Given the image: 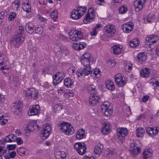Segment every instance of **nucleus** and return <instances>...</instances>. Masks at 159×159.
Instances as JSON below:
<instances>
[{"label":"nucleus","instance_id":"nucleus-1","mask_svg":"<svg viewBox=\"0 0 159 159\" xmlns=\"http://www.w3.org/2000/svg\"><path fill=\"white\" fill-rule=\"evenodd\" d=\"M58 127L61 131L67 135H71L74 132V128L69 122H60L58 123Z\"/></svg>","mask_w":159,"mask_h":159},{"label":"nucleus","instance_id":"nucleus-2","mask_svg":"<svg viewBox=\"0 0 159 159\" xmlns=\"http://www.w3.org/2000/svg\"><path fill=\"white\" fill-rule=\"evenodd\" d=\"M25 40V37L21 33L16 34L10 40V43L11 45L16 48H18L22 42Z\"/></svg>","mask_w":159,"mask_h":159},{"label":"nucleus","instance_id":"nucleus-3","mask_svg":"<svg viewBox=\"0 0 159 159\" xmlns=\"http://www.w3.org/2000/svg\"><path fill=\"white\" fill-rule=\"evenodd\" d=\"M25 40V37L21 33L16 34L10 40V43L11 45L16 48H18L22 42Z\"/></svg>","mask_w":159,"mask_h":159},{"label":"nucleus","instance_id":"nucleus-4","mask_svg":"<svg viewBox=\"0 0 159 159\" xmlns=\"http://www.w3.org/2000/svg\"><path fill=\"white\" fill-rule=\"evenodd\" d=\"M69 36L70 39L73 41L80 40L83 38V33L80 29L75 30L72 33L70 32Z\"/></svg>","mask_w":159,"mask_h":159},{"label":"nucleus","instance_id":"nucleus-5","mask_svg":"<svg viewBox=\"0 0 159 159\" xmlns=\"http://www.w3.org/2000/svg\"><path fill=\"white\" fill-rule=\"evenodd\" d=\"M93 61L92 56L88 52L85 53L81 57V62L84 66H90L89 65L90 61Z\"/></svg>","mask_w":159,"mask_h":159},{"label":"nucleus","instance_id":"nucleus-6","mask_svg":"<svg viewBox=\"0 0 159 159\" xmlns=\"http://www.w3.org/2000/svg\"><path fill=\"white\" fill-rule=\"evenodd\" d=\"M114 79L117 85L119 87H123L126 84L125 77L120 73H118L115 75Z\"/></svg>","mask_w":159,"mask_h":159},{"label":"nucleus","instance_id":"nucleus-7","mask_svg":"<svg viewBox=\"0 0 159 159\" xmlns=\"http://www.w3.org/2000/svg\"><path fill=\"white\" fill-rule=\"evenodd\" d=\"M74 148L77 152L80 155H84L86 152V147L84 142L76 143L74 145Z\"/></svg>","mask_w":159,"mask_h":159},{"label":"nucleus","instance_id":"nucleus-8","mask_svg":"<svg viewBox=\"0 0 159 159\" xmlns=\"http://www.w3.org/2000/svg\"><path fill=\"white\" fill-rule=\"evenodd\" d=\"M51 127L49 125L47 124L46 126L42 129L40 137L43 140H45L50 135Z\"/></svg>","mask_w":159,"mask_h":159},{"label":"nucleus","instance_id":"nucleus-9","mask_svg":"<svg viewBox=\"0 0 159 159\" xmlns=\"http://www.w3.org/2000/svg\"><path fill=\"white\" fill-rule=\"evenodd\" d=\"M95 16L94 10L93 8L90 7L89 9L88 13L83 20L84 23L87 24L91 21V20L94 18Z\"/></svg>","mask_w":159,"mask_h":159},{"label":"nucleus","instance_id":"nucleus-10","mask_svg":"<svg viewBox=\"0 0 159 159\" xmlns=\"http://www.w3.org/2000/svg\"><path fill=\"white\" fill-rule=\"evenodd\" d=\"M91 68L90 66H84L82 70H79L76 72V74L78 77L88 75L91 73Z\"/></svg>","mask_w":159,"mask_h":159},{"label":"nucleus","instance_id":"nucleus-11","mask_svg":"<svg viewBox=\"0 0 159 159\" xmlns=\"http://www.w3.org/2000/svg\"><path fill=\"white\" fill-rule=\"evenodd\" d=\"M149 83L154 90H159V77L154 76L151 77Z\"/></svg>","mask_w":159,"mask_h":159},{"label":"nucleus","instance_id":"nucleus-12","mask_svg":"<svg viewBox=\"0 0 159 159\" xmlns=\"http://www.w3.org/2000/svg\"><path fill=\"white\" fill-rule=\"evenodd\" d=\"M65 77L64 73L62 71L57 72L52 76L53 82L60 83Z\"/></svg>","mask_w":159,"mask_h":159},{"label":"nucleus","instance_id":"nucleus-13","mask_svg":"<svg viewBox=\"0 0 159 159\" xmlns=\"http://www.w3.org/2000/svg\"><path fill=\"white\" fill-rule=\"evenodd\" d=\"M110 105L108 102H105L102 105V111L106 116L111 115L113 112L112 110L110 108Z\"/></svg>","mask_w":159,"mask_h":159},{"label":"nucleus","instance_id":"nucleus-14","mask_svg":"<svg viewBox=\"0 0 159 159\" xmlns=\"http://www.w3.org/2000/svg\"><path fill=\"white\" fill-rule=\"evenodd\" d=\"M159 40V38L157 35H150L146 38L145 43L150 45L155 43Z\"/></svg>","mask_w":159,"mask_h":159},{"label":"nucleus","instance_id":"nucleus-15","mask_svg":"<svg viewBox=\"0 0 159 159\" xmlns=\"http://www.w3.org/2000/svg\"><path fill=\"white\" fill-rule=\"evenodd\" d=\"M133 28L134 25L131 22H128L124 23L121 27L122 30L123 32L127 33L131 32Z\"/></svg>","mask_w":159,"mask_h":159},{"label":"nucleus","instance_id":"nucleus-16","mask_svg":"<svg viewBox=\"0 0 159 159\" xmlns=\"http://www.w3.org/2000/svg\"><path fill=\"white\" fill-rule=\"evenodd\" d=\"M128 130L126 128H120L117 129V134L120 140H123L128 134Z\"/></svg>","mask_w":159,"mask_h":159},{"label":"nucleus","instance_id":"nucleus-17","mask_svg":"<svg viewBox=\"0 0 159 159\" xmlns=\"http://www.w3.org/2000/svg\"><path fill=\"white\" fill-rule=\"evenodd\" d=\"M145 1V0H135L134 1V5L136 11L139 12L142 9Z\"/></svg>","mask_w":159,"mask_h":159},{"label":"nucleus","instance_id":"nucleus-18","mask_svg":"<svg viewBox=\"0 0 159 159\" xmlns=\"http://www.w3.org/2000/svg\"><path fill=\"white\" fill-rule=\"evenodd\" d=\"M39 108L40 107L39 105L37 104L33 105L30 108L28 112V115L30 116L37 115L39 112Z\"/></svg>","mask_w":159,"mask_h":159},{"label":"nucleus","instance_id":"nucleus-19","mask_svg":"<svg viewBox=\"0 0 159 159\" xmlns=\"http://www.w3.org/2000/svg\"><path fill=\"white\" fill-rule=\"evenodd\" d=\"M25 93L26 97H31L34 99H35L37 97L38 93V91L34 88L28 89Z\"/></svg>","mask_w":159,"mask_h":159},{"label":"nucleus","instance_id":"nucleus-20","mask_svg":"<svg viewBox=\"0 0 159 159\" xmlns=\"http://www.w3.org/2000/svg\"><path fill=\"white\" fill-rule=\"evenodd\" d=\"M100 99V97L98 95L94 93L92 94L89 98V103L91 105L94 106L98 102Z\"/></svg>","mask_w":159,"mask_h":159},{"label":"nucleus","instance_id":"nucleus-21","mask_svg":"<svg viewBox=\"0 0 159 159\" xmlns=\"http://www.w3.org/2000/svg\"><path fill=\"white\" fill-rule=\"evenodd\" d=\"M110 125L109 122L106 121L104 122L103 126L101 129L102 133L104 135H107L110 132Z\"/></svg>","mask_w":159,"mask_h":159},{"label":"nucleus","instance_id":"nucleus-22","mask_svg":"<svg viewBox=\"0 0 159 159\" xmlns=\"http://www.w3.org/2000/svg\"><path fill=\"white\" fill-rule=\"evenodd\" d=\"M130 151L133 153V154L137 155L139 152L140 148L137 146V144L135 143H131L130 144Z\"/></svg>","mask_w":159,"mask_h":159},{"label":"nucleus","instance_id":"nucleus-23","mask_svg":"<svg viewBox=\"0 0 159 159\" xmlns=\"http://www.w3.org/2000/svg\"><path fill=\"white\" fill-rule=\"evenodd\" d=\"M153 156L152 150L151 149H145L143 153V159H151Z\"/></svg>","mask_w":159,"mask_h":159},{"label":"nucleus","instance_id":"nucleus-24","mask_svg":"<svg viewBox=\"0 0 159 159\" xmlns=\"http://www.w3.org/2000/svg\"><path fill=\"white\" fill-rule=\"evenodd\" d=\"M150 69L147 67L143 68L140 72V76L143 78L148 77L150 74Z\"/></svg>","mask_w":159,"mask_h":159},{"label":"nucleus","instance_id":"nucleus-25","mask_svg":"<svg viewBox=\"0 0 159 159\" xmlns=\"http://www.w3.org/2000/svg\"><path fill=\"white\" fill-rule=\"evenodd\" d=\"M36 123V120L31 122L27 126L28 130L29 131H32L33 130L38 129L39 125L37 124Z\"/></svg>","mask_w":159,"mask_h":159},{"label":"nucleus","instance_id":"nucleus-26","mask_svg":"<svg viewBox=\"0 0 159 159\" xmlns=\"http://www.w3.org/2000/svg\"><path fill=\"white\" fill-rule=\"evenodd\" d=\"M146 131L148 134L151 137L156 135L158 132L157 128L154 129V128L150 127L147 128Z\"/></svg>","mask_w":159,"mask_h":159},{"label":"nucleus","instance_id":"nucleus-27","mask_svg":"<svg viewBox=\"0 0 159 159\" xmlns=\"http://www.w3.org/2000/svg\"><path fill=\"white\" fill-rule=\"evenodd\" d=\"M105 31L106 33L111 34V36L113 35L116 32L115 26L112 24L108 25L106 27Z\"/></svg>","mask_w":159,"mask_h":159},{"label":"nucleus","instance_id":"nucleus-28","mask_svg":"<svg viewBox=\"0 0 159 159\" xmlns=\"http://www.w3.org/2000/svg\"><path fill=\"white\" fill-rule=\"evenodd\" d=\"M25 28L26 31L28 33L31 34L33 33L34 28V25L33 23L31 22L27 23Z\"/></svg>","mask_w":159,"mask_h":159},{"label":"nucleus","instance_id":"nucleus-29","mask_svg":"<svg viewBox=\"0 0 159 159\" xmlns=\"http://www.w3.org/2000/svg\"><path fill=\"white\" fill-rule=\"evenodd\" d=\"M137 58L138 62L142 64L143 62L146 61L147 56L144 53H139L137 55Z\"/></svg>","mask_w":159,"mask_h":159},{"label":"nucleus","instance_id":"nucleus-30","mask_svg":"<svg viewBox=\"0 0 159 159\" xmlns=\"http://www.w3.org/2000/svg\"><path fill=\"white\" fill-rule=\"evenodd\" d=\"M16 139V137L13 134H10L5 137L4 141L5 142H15Z\"/></svg>","mask_w":159,"mask_h":159},{"label":"nucleus","instance_id":"nucleus-31","mask_svg":"<svg viewBox=\"0 0 159 159\" xmlns=\"http://www.w3.org/2000/svg\"><path fill=\"white\" fill-rule=\"evenodd\" d=\"M103 145L100 144H98L95 147L94 151L95 153L99 156L103 150Z\"/></svg>","mask_w":159,"mask_h":159},{"label":"nucleus","instance_id":"nucleus-32","mask_svg":"<svg viewBox=\"0 0 159 159\" xmlns=\"http://www.w3.org/2000/svg\"><path fill=\"white\" fill-rule=\"evenodd\" d=\"M112 51L113 54L115 55H119L121 52V48L118 45H115L111 48V51Z\"/></svg>","mask_w":159,"mask_h":159},{"label":"nucleus","instance_id":"nucleus-33","mask_svg":"<svg viewBox=\"0 0 159 159\" xmlns=\"http://www.w3.org/2000/svg\"><path fill=\"white\" fill-rule=\"evenodd\" d=\"M106 88L108 90L113 91L115 89L113 83L111 80H107L106 83Z\"/></svg>","mask_w":159,"mask_h":159},{"label":"nucleus","instance_id":"nucleus-34","mask_svg":"<svg viewBox=\"0 0 159 159\" xmlns=\"http://www.w3.org/2000/svg\"><path fill=\"white\" fill-rule=\"evenodd\" d=\"M9 67V62L8 60H5L2 63H0V69L1 70H8Z\"/></svg>","mask_w":159,"mask_h":159},{"label":"nucleus","instance_id":"nucleus-35","mask_svg":"<svg viewBox=\"0 0 159 159\" xmlns=\"http://www.w3.org/2000/svg\"><path fill=\"white\" fill-rule=\"evenodd\" d=\"M9 67V62L8 60H5L2 63H0V69L1 70H8Z\"/></svg>","mask_w":159,"mask_h":159},{"label":"nucleus","instance_id":"nucleus-36","mask_svg":"<svg viewBox=\"0 0 159 159\" xmlns=\"http://www.w3.org/2000/svg\"><path fill=\"white\" fill-rule=\"evenodd\" d=\"M73 82L70 78H66L64 81V84L67 88H71L73 85Z\"/></svg>","mask_w":159,"mask_h":159},{"label":"nucleus","instance_id":"nucleus-37","mask_svg":"<svg viewBox=\"0 0 159 159\" xmlns=\"http://www.w3.org/2000/svg\"><path fill=\"white\" fill-rule=\"evenodd\" d=\"M80 14L76 10H74L71 11L70 16L72 19L77 20L81 17Z\"/></svg>","mask_w":159,"mask_h":159},{"label":"nucleus","instance_id":"nucleus-38","mask_svg":"<svg viewBox=\"0 0 159 159\" xmlns=\"http://www.w3.org/2000/svg\"><path fill=\"white\" fill-rule=\"evenodd\" d=\"M145 131L142 127H138L136 130V134L138 137H142L143 136Z\"/></svg>","mask_w":159,"mask_h":159},{"label":"nucleus","instance_id":"nucleus-39","mask_svg":"<svg viewBox=\"0 0 159 159\" xmlns=\"http://www.w3.org/2000/svg\"><path fill=\"white\" fill-rule=\"evenodd\" d=\"M85 134V132L84 129H79L77 133L76 137L77 139H80L84 138Z\"/></svg>","mask_w":159,"mask_h":159},{"label":"nucleus","instance_id":"nucleus-40","mask_svg":"<svg viewBox=\"0 0 159 159\" xmlns=\"http://www.w3.org/2000/svg\"><path fill=\"white\" fill-rule=\"evenodd\" d=\"M19 0H15L13 2L11 7L13 10L16 11L19 8Z\"/></svg>","mask_w":159,"mask_h":159},{"label":"nucleus","instance_id":"nucleus-41","mask_svg":"<svg viewBox=\"0 0 159 159\" xmlns=\"http://www.w3.org/2000/svg\"><path fill=\"white\" fill-rule=\"evenodd\" d=\"M14 108L16 109L18 111L21 112L22 110V104L21 102H16L13 104Z\"/></svg>","mask_w":159,"mask_h":159},{"label":"nucleus","instance_id":"nucleus-42","mask_svg":"<svg viewBox=\"0 0 159 159\" xmlns=\"http://www.w3.org/2000/svg\"><path fill=\"white\" fill-rule=\"evenodd\" d=\"M76 10L80 14L81 17L85 13L86 10V7L84 6H79L77 7Z\"/></svg>","mask_w":159,"mask_h":159},{"label":"nucleus","instance_id":"nucleus-43","mask_svg":"<svg viewBox=\"0 0 159 159\" xmlns=\"http://www.w3.org/2000/svg\"><path fill=\"white\" fill-rule=\"evenodd\" d=\"M139 44V41L138 39H135L130 42V46L132 48H135Z\"/></svg>","mask_w":159,"mask_h":159},{"label":"nucleus","instance_id":"nucleus-44","mask_svg":"<svg viewBox=\"0 0 159 159\" xmlns=\"http://www.w3.org/2000/svg\"><path fill=\"white\" fill-rule=\"evenodd\" d=\"M43 31V27L40 25H37L35 28V32L36 34H41L42 33Z\"/></svg>","mask_w":159,"mask_h":159},{"label":"nucleus","instance_id":"nucleus-45","mask_svg":"<svg viewBox=\"0 0 159 159\" xmlns=\"http://www.w3.org/2000/svg\"><path fill=\"white\" fill-rule=\"evenodd\" d=\"M64 96L66 98L69 99H71L73 97L74 94L72 90L68 89L67 90L65 94H64Z\"/></svg>","mask_w":159,"mask_h":159},{"label":"nucleus","instance_id":"nucleus-46","mask_svg":"<svg viewBox=\"0 0 159 159\" xmlns=\"http://www.w3.org/2000/svg\"><path fill=\"white\" fill-rule=\"evenodd\" d=\"M100 70L99 69L96 68L94 69L93 71H91V74L93 76H95L97 78H98L100 76Z\"/></svg>","mask_w":159,"mask_h":159},{"label":"nucleus","instance_id":"nucleus-47","mask_svg":"<svg viewBox=\"0 0 159 159\" xmlns=\"http://www.w3.org/2000/svg\"><path fill=\"white\" fill-rule=\"evenodd\" d=\"M22 9L24 11L27 13H29L31 11V7L30 4L29 5H22Z\"/></svg>","mask_w":159,"mask_h":159},{"label":"nucleus","instance_id":"nucleus-48","mask_svg":"<svg viewBox=\"0 0 159 159\" xmlns=\"http://www.w3.org/2000/svg\"><path fill=\"white\" fill-rule=\"evenodd\" d=\"M128 10L127 6L123 5L121 6L119 9V12L120 14H123L126 13Z\"/></svg>","mask_w":159,"mask_h":159},{"label":"nucleus","instance_id":"nucleus-49","mask_svg":"<svg viewBox=\"0 0 159 159\" xmlns=\"http://www.w3.org/2000/svg\"><path fill=\"white\" fill-rule=\"evenodd\" d=\"M25 149L23 147H20L17 149V152L21 156H24L25 154Z\"/></svg>","mask_w":159,"mask_h":159},{"label":"nucleus","instance_id":"nucleus-50","mask_svg":"<svg viewBox=\"0 0 159 159\" xmlns=\"http://www.w3.org/2000/svg\"><path fill=\"white\" fill-rule=\"evenodd\" d=\"M61 52L64 54L65 55H67L69 53V51L66 47H61L60 48Z\"/></svg>","mask_w":159,"mask_h":159},{"label":"nucleus","instance_id":"nucleus-51","mask_svg":"<svg viewBox=\"0 0 159 159\" xmlns=\"http://www.w3.org/2000/svg\"><path fill=\"white\" fill-rule=\"evenodd\" d=\"M52 109L56 113L61 109V107L60 104H57L54 106Z\"/></svg>","mask_w":159,"mask_h":159},{"label":"nucleus","instance_id":"nucleus-52","mask_svg":"<svg viewBox=\"0 0 159 159\" xmlns=\"http://www.w3.org/2000/svg\"><path fill=\"white\" fill-rule=\"evenodd\" d=\"M88 90L89 91H90L93 94L96 93V89L95 87L93 85H89L88 87Z\"/></svg>","mask_w":159,"mask_h":159},{"label":"nucleus","instance_id":"nucleus-53","mask_svg":"<svg viewBox=\"0 0 159 159\" xmlns=\"http://www.w3.org/2000/svg\"><path fill=\"white\" fill-rule=\"evenodd\" d=\"M16 16V12H12L9 13L8 20L10 21H13Z\"/></svg>","mask_w":159,"mask_h":159},{"label":"nucleus","instance_id":"nucleus-54","mask_svg":"<svg viewBox=\"0 0 159 159\" xmlns=\"http://www.w3.org/2000/svg\"><path fill=\"white\" fill-rule=\"evenodd\" d=\"M51 17L54 20H55L57 17V11H54L51 13Z\"/></svg>","mask_w":159,"mask_h":159},{"label":"nucleus","instance_id":"nucleus-55","mask_svg":"<svg viewBox=\"0 0 159 159\" xmlns=\"http://www.w3.org/2000/svg\"><path fill=\"white\" fill-rule=\"evenodd\" d=\"M108 65L111 67H115L116 63L115 61L113 60L110 59L107 61Z\"/></svg>","mask_w":159,"mask_h":159},{"label":"nucleus","instance_id":"nucleus-56","mask_svg":"<svg viewBox=\"0 0 159 159\" xmlns=\"http://www.w3.org/2000/svg\"><path fill=\"white\" fill-rule=\"evenodd\" d=\"M5 60H7L6 56L2 53H0V63H2Z\"/></svg>","mask_w":159,"mask_h":159},{"label":"nucleus","instance_id":"nucleus-57","mask_svg":"<svg viewBox=\"0 0 159 159\" xmlns=\"http://www.w3.org/2000/svg\"><path fill=\"white\" fill-rule=\"evenodd\" d=\"M57 91L58 94L59 95L62 94L64 95V94H65L66 93L65 90L62 88H60L59 89H57Z\"/></svg>","mask_w":159,"mask_h":159},{"label":"nucleus","instance_id":"nucleus-58","mask_svg":"<svg viewBox=\"0 0 159 159\" xmlns=\"http://www.w3.org/2000/svg\"><path fill=\"white\" fill-rule=\"evenodd\" d=\"M5 152V151L3 149V147L0 146V159H3L2 156Z\"/></svg>","mask_w":159,"mask_h":159},{"label":"nucleus","instance_id":"nucleus-59","mask_svg":"<svg viewBox=\"0 0 159 159\" xmlns=\"http://www.w3.org/2000/svg\"><path fill=\"white\" fill-rule=\"evenodd\" d=\"M132 68V65L130 63H128L125 66L126 70H128V71L131 70Z\"/></svg>","mask_w":159,"mask_h":159},{"label":"nucleus","instance_id":"nucleus-60","mask_svg":"<svg viewBox=\"0 0 159 159\" xmlns=\"http://www.w3.org/2000/svg\"><path fill=\"white\" fill-rule=\"evenodd\" d=\"M19 31H18L17 34H20L21 33L24 36V35L23 34V32L24 31V27L22 26H19Z\"/></svg>","mask_w":159,"mask_h":159},{"label":"nucleus","instance_id":"nucleus-61","mask_svg":"<svg viewBox=\"0 0 159 159\" xmlns=\"http://www.w3.org/2000/svg\"><path fill=\"white\" fill-rule=\"evenodd\" d=\"M61 154L60 155V158L62 159L66 158V157L67 156V154L64 151H61Z\"/></svg>","mask_w":159,"mask_h":159},{"label":"nucleus","instance_id":"nucleus-62","mask_svg":"<svg viewBox=\"0 0 159 159\" xmlns=\"http://www.w3.org/2000/svg\"><path fill=\"white\" fill-rule=\"evenodd\" d=\"M86 45L85 43H79V50L84 48Z\"/></svg>","mask_w":159,"mask_h":159},{"label":"nucleus","instance_id":"nucleus-63","mask_svg":"<svg viewBox=\"0 0 159 159\" xmlns=\"http://www.w3.org/2000/svg\"><path fill=\"white\" fill-rule=\"evenodd\" d=\"M61 152L57 151L55 153V156L57 159H60V155L61 154Z\"/></svg>","mask_w":159,"mask_h":159},{"label":"nucleus","instance_id":"nucleus-64","mask_svg":"<svg viewBox=\"0 0 159 159\" xmlns=\"http://www.w3.org/2000/svg\"><path fill=\"white\" fill-rule=\"evenodd\" d=\"M11 26H8L5 29L4 32L6 34L9 33L11 31Z\"/></svg>","mask_w":159,"mask_h":159}]
</instances>
